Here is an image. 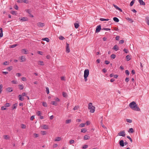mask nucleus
<instances>
[{
  "instance_id": "f257e3e1",
  "label": "nucleus",
  "mask_w": 149,
  "mask_h": 149,
  "mask_svg": "<svg viewBox=\"0 0 149 149\" xmlns=\"http://www.w3.org/2000/svg\"><path fill=\"white\" fill-rule=\"evenodd\" d=\"M130 107L133 110L135 111H140V109L137 106L136 103L133 101L131 102L129 104Z\"/></svg>"
},
{
  "instance_id": "f03ea898",
  "label": "nucleus",
  "mask_w": 149,
  "mask_h": 149,
  "mask_svg": "<svg viewBox=\"0 0 149 149\" xmlns=\"http://www.w3.org/2000/svg\"><path fill=\"white\" fill-rule=\"evenodd\" d=\"M118 135L120 136L124 137L125 136V130L122 131L118 133Z\"/></svg>"
},
{
  "instance_id": "7ed1b4c3",
  "label": "nucleus",
  "mask_w": 149,
  "mask_h": 149,
  "mask_svg": "<svg viewBox=\"0 0 149 149\" xmlns=\"http://www.w3.org/2000/svg\"><path fill=\"white\" fill-rule=\"evenodd\" d=\"M89 74V70L88 69H86L84 71V76L88 77Z\"/></svg>"
},
{
  "instance_id": "20e7f679",
  "label": "nucleus",
  "mask_w": 149,
  "mask_h": 149,
  "mask_svg": "<svg viewBox=\"0 0 149 149\" xmlns=\"http://www.w3.org/2000/svg\"><path fill=\"white\" fill-rule=\"evenodd\" d=\"M101 29V25H99L96 28L95 33L99 32Z\"/></svg>"
},
{
  "instance_id": "39448f33",
  "label": "nucleus",
  "mask_w": 149,
  "mask_h": 149,
  "mask_svg": "<svg viewBox=\"0 0 149 149\" xmlns=\"http://www.w3.org/2000/svg\"><path fill=\"white\" fill-rule=\"evenodd\" d=\"M66 52L68 53L70 52V49L69 47V44L66 43Z\"/></svg>"
},
{
  "instance_id": "423d86ee",
  "label": "nucleus",
  "mask_w": 149,
  "mask_h": 149,
  "mask_svg": "<svg viewBox=\"0 0 149 149\" xmlns=\"http://www.w3.org/2000/svg\"><path fill=\"white\" fill-rule=\"evenodd\" d=\"M19 58L21 60V62H24L26 61V58L23 56L19 57Z\"/></svg>"
},
{
  "instance_id": "0eeeda50",
  "label": "nucleus",
  "mask_w": 149,
  "mask_h": 149,
  "mask_svg": "<svg viewBox=\"0 0 149 149\" xmlns=\"http://www.w3.org/2000/svg\"><path fill=\"white\" fill-rule=\"evenodd\" d=\"M91 109H90V112L91 113H93L95 111V107L94 106H92V108H91Z\"/></svg>"
},
{
  "instance_id": "6e6552de",
  "label": "nucleus",
  "mask_w": 149,
  "mask_h": 149,
  "mask_svg": "<svg viewBox=\"0 0 149 149\" xmlns=\"http://www.w3.org/2000/svg\"><path fill=\"white\" fill-rule=\"evenodd\" d=\"M37 25L39 27H42L44 26V24L41 22H38L37 23Z\"/></svg>"
},
{
  "instance_id": "1a4fd4ad",
  "label": "nucleus",
  "mask_w": 149,
  "mask_h": 149,
  "mask_svg": "<svg viewBox=\"0 0 149 149\" xmlns=\"http://www.w3.org/2000/svg\"><path fill=\"white\" fill-rule=\"evenodd\" d=\"M119 144L121 147H123L124 146V141L123 140H121L119 141Z\"/></svg>"
},
{
  "instance_id": "9d476101",
  "label": "nucleus",
  "mask_w": 149,
  "mask_h": 149,
  "mask_svg": "<svg viewBox=\"0 0 149 149\" xmlns=\"http://www.w3.org/2000/svg\"><path fill=\"white\" fill-rule=\"evenodd\" d=\"M6 91L8 92H10L13 91L12 88L11 87H8L6 89Z\"/></svg>"
},
{
  "instance_id": "9b49d317",
  "label": "nucleus",
  "mask_w": 149,
  "mask_h": 149,
  "mask_svg": "<svg viewBox=\"0 0 149 149\" xmlns=\"http://www.w3.org/2000/svg\"><path fill=\"white\" fill-rule=\"evenodd\" d=\"M90 139V137L89 136H88L87 135H85L84 136V140H89Z\"/></svg>"
},
{
  "instance_id": "f8f14e48",
  "label": "nucleus",
  "mask_w": 149,
  "mask_h": 149,
  "mask_svg": "<svg viewBox=\"0 0 149 149\" xmlns=\"http://www.w3.org/2000/svg\"><path fill=\"white\" fill-rule=\"evenodd\" d=\"M128 132L129 133H133L134 132V131L133 129L132 128H131L129 129Z\"/></svg>"
},
{
  "instance_id": "ddd939ff",
  "label": "nucleus",
  "mask_w": 149,
  "mask_h": 149,
  "mask_svg": "<svg viewBox=\"0 0 149 149\" xmlns=\"http://www.w3.org/2000/svg\"><path fill=\"white\" fill-rule=\"evenodd\" d=\"M119 48L117 45H115L113 48V49L116 51H117L118 50Z\"/></svg>"
},
{
  "instance_id": "4468645a",
  "label": "nucleus",
  "mask_w": 149,
  "mask_h": 149,
  "mask_svg": "<svg viewBox=\"0 0 149 149\" xmlns=\"http://www.w3.org/2000/svg\"><path fill=\"white\" fill-rule=\"evenodd\" d=\"M28 20V19L27 18V17H23L20 19V21H27Z\"/></svg>"
},
{
  "instance_id": "2eb2a0df",
  "label": "nucleus",
  "mask_w": 149,
  "mask_h": 149,
  "mask_svg": "<svg viewBox=\"0 0 149 149\" xmlns=\"http://www.w3.org/2000/svg\"><path fill=\"white\" fill-rule=\"evenodd\" d=\"M139 1L141 5H145V3L142 0H139Z\"/></svg>"
},
{
  "instance_id": "dca6fc26",
  "label": "nucleus",
  "mask_w": 149,
  "mask_h": 149,
  "mask_svg": "<svg viewBox=\"0 0 149 149\" xmlns=\"http://www.w3.org/2000/svg\"><path fill=\"white\" fill-rule=\"evenodd\" d=\"M38 64L41 65H44L43 62L42 61H38Z\"/></svg>"
},
{
  "instance_id": "f3484780",
  "label": "nucleus",
  "mask_w": 149,
  "mask_h": 149,
  "mask_svg": "<svg viewBox=\"0 0 149 149\" xmlns=\"http://www.w3.org/2000/svg\"><path fill=\"white\" fill-rule=\"evenodd\" d=\"M42 40H45L47 42H49V39L47 38H42Z\"/></svg>"
},
{
  "instance_id": "a211bd4d",
  "label": "nucleus",
  "mask_w": 149,
  "mask_h": 149,
  "mask_svg": "<svg viewBox=\"0 0 149 149\" xmlns=\"http://www.w3.org/2000/svg\"><path fill=\"white\" fill-rule=\"evenodd\" d=\"M93 106L92 103L91 102H90L88 104V108L89 109H90L91 108H92V106Z\"/></svg>"
},
{
  "instance_id": "6ab92c4d",
  "label": "nucleus",
  "mask_w": 149,
  "mask_h": 149,
  "mask_svg": "<svg viewBox=\"0 0 149 149\" xmlns=\"http://www.w3.org/2000/svg\"><path fill=\"white\" fill-rule=\"evenodd\" d=\"M18 86L20 90H22L23 89L24 86L23 85H19Z\"/></svg>"
},
{
  "instance_id": "aec40b11",
  "label": "nucleus",
  "mask_w": 149,
  "mask_h": 149,
  "mask_svg": "<svg viewBox=\"0 0 149 149\" xmlns=\"http://www.w3.org/2000/svg\"><path fill=\"white\" fill-rule=\"evenodd\" d=\"M113 20L116 22H118L119 21V20L118 18L116 17H114L113 18Z\"/></svg>"
},
{
  "instance_id": "412c9836",
  "label": "nucleus",
  "mask_w": 149,
  "mask_h": 149,
  "mask_svg": "<svg viewBox=\"0 0 149 149\" xmlns=\"http://www.w3.org/2000/svg\"><path fill=\"white\" fill-rule=\"evenodd\" d=\"M146 20L147 24L149 25V17H148L146 18Z\"/></svg>"
},
{
  "instance_id": "4be33fe9",
  "label": "nucleus",
  "mask_w": 149,
  "mask_h": 149,
  "mask_svg": "<svg viewBox=\"0 0 149 149\" xmlns=\"http://www.w3.org/2000/svg\"><path fill=\"white\" fill-rule=\"evenodd\" d=\"M74 26L75 28L77 29L79 26V24L78 23H74Z\"/></svg>"
},
{
  "instance_id": "5701e85b",
  "label": "nucleus",
  "mask_w": 149,
  "mask_h": 149,
  "mask_svg": "<svg viewBox=\"0 0 149 149\" xmlns=\"http://www.w3.org/2000/svg\"><path fill=\"white\" fill-rule=\"evenodd\" d=\"M61 140V137H57L55 139V141H59Z\"/></svg>"
},
{
  "instance_id": "b1692460",
  "label": "nucleus",
  "mask_w": 149,
  "mask_h": 149,
  "mask_svg": "<svg viewBox=\"0 0 149 149\" xmlns=\"http://www.w3.org/2000/svg\"><path fill=\"white\" fill-rule=\"evenodd\" d=\"M19 99L21 101H23L24 100V98L22 97V95H19Z\"/></svg>"
},
{
  "instance_id": "393cba45",
  "label": "nucleus",
  "mask_w": 149,
  "mask_h": 149,
  "mask_svg": "<svg viewBox=\"0 0 149 149\" xmlns=\"http://www.w3.org/2000/svg\"><path fill=\"white\" fill-rule=\"evenodd\" d=\"M42 127L45 129H48V126L45 125H42Z\"/></svg>"
},
{
  "instance_id": "a878e982",
  "label": "nucleus",
  "mask_w": 149,
  "mask_h": 149,
  "mask_svg": "<svg viewBox=\"0 0 149 149\" xmlns=\"http://www.w3.org/2000/svg\"><path fill=\"white\" fill-rule=\"evenodd\" d=\"M22 52H23L24 54H27V51L25 49H22Z\"/></svg>"
},
{
  "instance_id": "bb28decb",
  "label": "nucleus",
  "mask_w": 149,
  "mask_h": 149,
  "mask_svg": "<svg viewBox=\"0 0 149 149\" xmlns=\"http://www.w3.org/2000/svg\"><path fill=\"white\" fill-rule=\"evenodd\" d=\"M17 104H13V107L12 108V110H13L14 109H15L17 108Z\"/></svg>"
},
{
  "instance_id": "cd10ccee",
  "label": "nucleus",
  "mask_w": 149,
  "mask_h": 149,
  "mask_svg": "<svg viewBox=\"0 0 149 149\" xmlns=\"http://www.w3.org/2000/svg\"><path fill=\"white\" fill-rule=\"evenodd\" d=\"M87 130L85 128H83L81 130V132L85 133L87 131Z\"/></svg>"
},
{
  "instance_id": "c85d7f7f",
  "label": "nucleus",
  "mask_w": 149,
  "mask_h": 149,
  "mask_svg": "<svg viewBox=\"0 0 149 149\" xmlns=\"http://www.w3.org/2000/svg\"><path fill=\"white\" fill-rule=\"evenodd\" d=\"M62 95L64 97H67V93H66L63 92H62Z\"/></svg>"
},
{
  "instance_id": "c756f323",
  "label": "nucleus",
  "mask_w": 149,
  "mask_h": 149,
  "mask_svg": "<svg viewBox=\"0 0 149 149\" xmlns=\"http://www.w3.org/2000/svg\"><path fill=\"white\" fill-rule=\"evenodd\" d=\"M71 122V119H68V120H67L65 121V123L66 124H68L69 123H70Z\"/></svg>"
},
{
  "instance_id": "7c9ffc66",
  "label": "nucleus",
  "mask_w": 149,
  "mask_h": 149,
  "mask_svg": "<svg viewBox=\"0 0 149 149\" xmlns=\"http://www.w3.org/2000/svg\"><path fill=\"white\" fill-rule=\"evenodd\" d=\"M21 128L22 129H25L26 127V125L23 124H21Z\"/></svg>"
},
{
  "instance_id": "2f4dec72",
  "label": "nucleus",
  "mask_w": 149,
  "mask_h": 149,
  "mask_svg": "<svg viewBox=\"0 0 149 149\" xmlns=\"http://www.w3.org/2000/svg\"><path fill=\"white\" fill-rule=\"evenodd\" d=\"M134 0H133L131 1L130 4V6H131L133 5L134 2Z\"/></svg>"
},
{
  "instance_id": "473e14b6",
  "label": "nucleus",
  "mask_w": 149,
  "mask_h": 149,
  "mask_svg": "<svg viewBox=\"0 0 149 149\" xmlns=\"http://www.w3.org/2000/svg\"><path fill=\"white\" fill-rule=\"evenodd\" d=\"M51 104L53 105H55V106H56L57 105V103L55 102V101H52L51 102Z\"/></svg>"
},
{
  "instance_id": "72a5a7b5",
  "label": "nucleus",
  "mask_w": 149,
  "mask_h": 149,
  "mask_svg": "<svg viewBox=\"0 0 149 149\" xmlns=\"http://www.w3.org/2000/svg\"><path fill=\"white\" fill-rule=\"evenodd\" d=\"M100 20L101 21H108L109 20V19H105L103 18H100Z\"/></svg>"
},
{
  "instance_id": "f704fd0d",
  "label": "nucleus",
  "mask_w": 149,
  "mask_h": 149,
  "mask_svg": "<svg viewBox=\"0 0 149 149\" xmlns=\"http://www.w3.org/2000/svg\"><path fill=\"white\" fill-rule=\"evenodd\" d=\"M37 114L38 116H40V115L41 114V112L40 111H38L36 113Z\"/></svg>"
},
{
  "instance_id": "c9c22d12",
  "label": "nucleus",
  "mask_w": 149,
  "mask_h": 149,
  "mask_svg": "<svg viewBox=\"0 0 149 149\" xmlns=\"http://www.w3.org/2000/svg\"><path fill=\"white\" fill-rule=\"evenodd\" d=\"M126 57L127 61H129L131 59V58H130V56L129 55L127 56Z\"/></svg>"
},
{
  "instance_id": "e433bc0d",
  "label": "nucleus",
  "mask_w": 149,
  "mask_h": 149,
  "mask_svg": "<svg viewBox=\"0 0 149 149\" xmlns=\"http://www.w3.org/2000/svg\"><path fill=\"white\" fill-rule=\"evenodd\" d=\"M42 105L44 107H47V105L46 102H42Z\"/></svg>"
},
{
  "instance_id": "4c0bfd02",
  "label": "nucleus",
  "mask_w": 149,
  "mask_h": 149,
  "mask_svg": "<svg viewBox=\"0 0 149 149\" xmlns=\"http://www.w3.org/2000/svg\"><path fill=\"white\" fill-rule=\"evenodd\" d=\"M59 38L60 40H63L65 39L62 36H60Z\"/></svg>"
},
{
  "instance_id": "58836bf2",
  "label": "nucleus",
  "mask_w": 149,
  "mask_h": 149,
  "mask_svg": "<svg viewBox=\"0 0 149 149\" xmlns=\"http://www.w3.org/2000/svg\"><path fill=\"white\" fill-rule=\"evenodd\" d=\"M13 69L12 66H10L7 69L9 71H10Z\"/></svg>"
},
{
  "instance_id": "ea45409f",
  "label": "nucleus",
  "mask_w": 149,
  "mask_h": 149,
  "mask_svg": "<svg viewBox=\"0 0 149 149\" xmlns=\"http://www.w3.org/2000/svg\"><path fill=\"white\" fill-rule=\"evenodd\" d=\"M101 30H102L108 31V30H110V29H109V28H103Z\"/></svg>"
},
{
  "instance_id": "a19ab883",
  "label": "nucleus",
  "mask_w": 149,
  "mask_h": 149,
  "mask_svg": "<svg viewBox=\"0 0 149 149\" xmlns=\"http://www.w3.org/2000/svg\"><path fill=\"white\" fill-rule=\"evenodd\" d=\"M101 125L102 126V127L103 128H106V127L104 125H103V123H102V120H101Z\"/></svg>"
},
{
  "instance_id": "79ce46f5",
  "label": "nucleus",
  "mask_w": 149,
  "mask_h": 149,
  "mask_svg": "<svg viewBox=\"0 0 149 149\" xmlns=\"http://www.w3.org/2000/svg\"><path fill=\"white\" fill-rule=\"evenodd\" d=\"M111 58L114 59L116 57V55L114 54H112L111 55Z\"/></svg>"
},
{
  "instance_id": "37998d69",
  "label": "nucleus",
  "mask_w": 149,
  "mask_h": 149,
  "mask_svg": "<svg viewBox=\"0 0 149 149\" xmlns=\"http://www.w3.org/2000/svg\"><path fill=\"white\" fill-rule=\"evenodd\" d=\"M10 104L9 103H6L5 104L4 106L6 107H8L10 106Z\"/></svg>"
},
{
  "instance_id": "c03bdc74",
  "label": "nucleus",
  "mask_w": 149,
  "mask_h": 149,
  "mask_svg": "<svg viewBox=\"0 0 149 149\" xmlns=\"http://www.w3.org/2000/svg\"><path fill=\"white\" fill-rule=\"evenodd\" d=\"M4 136L5 139H7L9 138V136L8 135H5Z\"/></svg>"
},
{
  "instance_id": "a18cd8bd",
  "label": "nucleus",
  "mask_w": 149,
  "mask_h": 149,
  "mask_svg": "<svg viewBox=\"0 0 149 149\" xmlns=\"http://www.w3.org/2000/svg\"><path fill=\"white\" fill-rule=\"evenodd\" d=\"M3 87V85L2 84H1L0 85V93H1L2 90V88Z\"/></svg>"
},
{
  "instance_id": "49530a36",
  "label": "nucleus",
  "mask_w": 149,
  "mask_h": 149,
  "mask_svg": "<svg viewBox=\"0 0 149 149\" xmlns=\"http://www.w3.org/2000/svg\"><path fill=\"white\" fill-rule=\"evenodd\" d=\"M33 136H34V137L35 138H36L39 136V135L38 134L34 133L33 134Z\"/></svg>"
},
{
  "instance_id": "de8ad7c7",
  "label": "nucleus",
  "mask_w": 149,
  "mask_h": 149,
  "mask_svg": "<svg viewBox=\"0 0 149 149\" xmlns=\"http://www.w3.org/2000/svg\"><path fill=\"white\" fill-rule=\"evenodd\" d=\"M85 125V123H81V124H80V125L79 127H82L84 126Z\"/></svg>"
},
{
  "instance_id": "09e8293b",
  "label": "nucleus",
  "mask_w": 149,
  "mask_h": 149,
  "mask_svg": "<svg viewBox=\"0 0 149 149\" xmlns=\"http://www.w3.org/2000/svg\"><path fill=\"white\" fill-rule=\"evenodd\" d=\"M79 108V106H77L74 107L73 108V109L74 110H76L77 109H78Z\"/></svg>"
},
{
  "instance_id": "8fccbe9b",
  "label": "nucleus",
  "mask_w": 149,
  "mask_h": 149,
  "mask_svg": "<svg viewBox=\"0 0 149 149\" xmlns=\"http://www.w3.org/2000/svg\"><path fill=\"white\" fill-rule=\"evenodd\" d=\"M17 45V44H14L11 45L10 47L12 48H14L16 47Z\"/></svg>"
},
{
  "instance_id": "3c124183",
  "label": "nucleus",
  "mask_w": 149,
  "mask_h": 149,
  "mask_svg": "<svg viewBox=\"0 0 149 149\" xmlns=\"http://www.w3.org/2000/svg\"><path fill=\"white\" fill-rule=\"evenodd\" d=\"M127 137L130 140L131 142H132V140L130 136H127Z\"/></svg>"
},
{
  "instance_id": "603ef678",
  "label": "nucleus",
  "mask_w": 149,
  "mask_h": 149,
  "mask_svg": "<svg viewBox=\"0 0 149 149\" xmlns=\"http://www.w3.org/2000/svg\"><path fill=\"white\" fill-rule=\"evenodd\" d=\"M46 92L47 94H49V90L48 87H46Z\"/></svg>"
},
{
  "instance_id": "864d4df0",
  "label": "nucleus",
  "mask_w": 149,
  "mask_h": 149,
  "mask_svg": "<svg viewBox=\"0 0 149 149\" xmlns=\"http://www.w3.org/2000/svg\"><path fill=\"white\" fill-rule=\"evenodd\" d=\"M88 147V146L87 145H84V146L82 147V148L83 149H86V148Z\"/></svg>"
},
{
  "instance_id": "5fc2aeb1",
  "label": "nucleus",
  "mask_w": 149,
  "mask_h": 149,
  "mask_svg": "<svg viewBox=\"0 0 149 149\" xmlns=\"http://www.w3.org/2000/svg\"><path fill=\"white\" fill-rule=\"evenodd\" d=\"M126 120L127 122L128 123H132V121L131 120H130V119H127Z\"/></svg>"
},
{
  "instance_id": "6e6d98bb",
  "label": "nucleus",
  "mask_w": 149,
  "mask_h": 149,
  "mask_svg": "<svg viewBox=\"0 0 149 149\" xmlns=\"http://www.w3.org/2000/svg\"><path fill=\"white\" fill-rule=\"evenodd\" d=\"M125 73L127 74V75H128L130 74V72L129 71L127 70H125Z\"/></svg>"
},
{
  "instance_id": "4d7b16f0",
  "label": "nucleus",
  "mask_w": 149,
  "mask_h": 149,
  "mask_svg": "<svg viewBox=\"0 0 149 149\" xmlns=\"http://www.w3.org/2000/svg\"><path fill=\"white\" fill-rule=\"evenodd\" d=\"M41 134L42 135H45L46 134V132L45 131H41Z\"/></svg>"
},
{
  "instance_id": "13d9d810",
  "label": "nucleus",
  "mask_w": 149,
  "mask_h": 149,
  "mask_svg": "<svg viewBox=\"0 0 149 149\" xmlns=\"http://www.w3.org/2000/svg\"><path fill=\"white\" fill-rule=\"evenodd\" d=\"M105 63L106 64H108L110 62L107 60H106L104 61Z\"/></svg>"
},
{
  "instance_id": "bf43d9fd",
  "label": "nucleus",
  "mask_w": 149,
  "mask_h": 149,
  "mask_svg": "<svg viewBox=\"0 0 149 149\" xmlns=\"http://www.w3.org/2000/svg\"><path fill=\"white\" fill-rule=\"evenodd\" d=\"M74 141L73 140H71L70 141V143L71 144H72L74 143Z\"/></svg>"
},
{
  "instance_id": "052dcab7",
  "label": "nucleus",
  "mask_w": 149,
  "mask_h": 149,
  "mask_svg": "<svg viewBox=\"0 0 149 149\" xmlns=\"http://www.w3.org/2000/svg\"><path fill=\"white\" fill-rule=\"evenodd\" d=\"M113 6H114V7L117 9L118 10V8L119 7H118L117 6L115 5V4H113Z\"/></svg>"
},
{
  "instance_id": "680f3d73",
  "label": "nucleus",
  "mask_w": 149,
  "mask_h": 149,
  "mask_svg": "<svg viewBox=\"0 0 149 149\" xmlns=\"http://www.w3.org/2000/svg\"><path fill=\"white\" fill-rule=\"evenodd\" d=\"M120 36H117L116 37V40H119V38H120Z\"/></svg>"
},
{
  "instance_id": "e2e57ef3",
  "label": "nucleus",
  "mask_w": 149,
  "mask_h": 149,
  "mask_svg": "<svg viewBox=\"0 0 149 149\" xmlns=\"http://www.w3.org/2000/svg\"><path fill=\"white\" fill-rule=\"evenodd\" d=\"M5 107H5V106L1 107V109L3 110H6V108Z\"/></svg>"
},
{
  "instance_id": "0e129e2a",
  "label": "nucleus",
  "mask_w": 149,
  "mask_h": 149,
  "mask_svg": "<svg viewBox=\"0 0 149 149\" xmlns=\"http://www.w3.org/2000/svg\"><path fill=\"white\" fill-rule=\"evenodd\" d=\"M11 82L13 84H16L17 81H16L13 80L11 81Z\"/></svg>"
},
{
  "instance_id": "69168bd1",
  "label": "nucleus",
  "mask_w": 149,
  "mask_h": 149,
  "mask_svg": "<svg viewBox=\"0 0 149 149\" xmlns=\"http://www.w3.org/2000/svg\"><path fill=\"white\" fill-rule=\"evenodd\" d=\"M37 53L39 54H40V55H42L43 53H42V52L41 51H38L37 52Z\"/></svg>"
},
{
  "instance_id": "338daca9",
  "label": "nucleus",
  "mask_w": 149,
  "mask_h": 149,
  "mask_svg": "<svg viewBox=\"0 0 149 149\" xmlns=\"http://www.w3.org/2000/svg\"><path fill=\"white\" fill-rule=\"evenodd\" d=\"M124 42V40H121L119 42V43L120 44H123Z\"/></svg>"
},
{
  "instance_id": "774afa93",
  "label": "nucleus",
  "mask_w": 149,
  "mask_h": 149,
  "mask_svg": "<svg viewBox=\"0 0 149 149\" xmlns=\"http://www.w3.org/2000/svg\"><path fill=\"white\" fill-rule=\"evenodd\" d=\"M21 79H22V80L23 81H26V78L25 77H23Z\"/></svg>"
}]
</instances>
